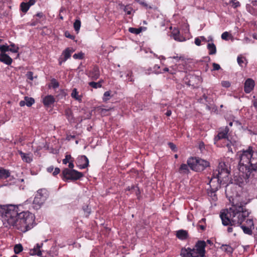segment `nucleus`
Instances as JSON below:
<instances>
[{
    "label": "nucleus",
    "mask_w": 257,
    "mask_h": 257,
    "mask_svg": "<svg viewBox=\"0 0 257 257\" xmlns=\"http://www.w3.org/2000/svg\"><path fill=\"white\" fill-rule=\"evenodd\" d=\"M74 161V159L72 160H71V161L69 163V168L71 169H73V167H74V164H73V162Z\"/></svg>",
    "instance_id": "13d9d810"
},
{
    "label": "nucleus",
    "mask_w": 257,
    "mask_h": 257,
    "mask_svg": "<svg viewBox=\"0 0 257 257\" xmlns=\"http://www.w3.org/2000/svg\"><path fill=\"white\" fill-rule=\"evenodd\" d=\"M103 82L102 80H100L97 82H95L94 81L90 82L88 84L89 86H91L94 88H100L101 87V83Z\"/></svg>",
    "instance_id": "a878e982"
},
{
    "label": "nucleus",
    "mask_w": 257,
    "mask_h": 257,
    "mask_svg": "<svg viewBox=\"0 0 257 257\" xmlns=\"http://www.w3.org/2000/svg\"><path fill=\"white\" fill-rule=\"evenodd\" d=\"M231 144H232V143H231ZM231 146H232L234 148H235L234 147V146H235L234 144H228L226 146H227V147L228 148V151H229V152H231L232 153H233V150H232V148H231Z\"/></svg>",
    "instance_id": "09e8293b"
},
{
    "label": "nucleus",
    "mask_w": 257,
    "mask_h": 257,
    "mask_svg": "<svg viewBox=\"0 0 257 257\" xmlns=\"http://www.w3.org/2000/svg\"><path fill=\"white\" fill-rule=\"evenodd\" d=\"M73 159V158L71 157L70 155H66L65 159L62 160V162L64 164H66L67 163H69L71 160Z\"/></svg>",
    "instance_id": "c9c22d12"
},
{
    "label": "nucleus",
    "mask_w": 257,
    "mask_h": 257,
    "mask_svg": "<svg viewBox=\"0 0 257 257\" xmlns=\"http://www.w3.org/2000/svg\"><path fill=\"white\" fill-rule=\"evenodd\" d=\"M73 57L75 59H81L83 57V54L82 53H79L73 55Z\"/></svg>",
    "instance_id": "58836bf2"
},
{
    "label": "nucleus",
    "mask_w": 257,
    "mask_h": 257,
    "mask_svg": "<svg viewBox=\"0 0 257 257\" xmlns=\"http://www.w3.org/2000/svg\"><path fill=\"white\" fill-rule=\"evenodd\" d=\"M18 153L24 162L30 163L33 161V155L32 154H26L20 150L18 151Z\"/></svg>",
    "instance_id": "4468645a"
},
{
    "label": "nucleus",
    "mask_w": 257,
    "mask_h": 257,
    "mask_svg": "<svg viewBox=\"0 0 257 257\" xmlns=\"http://www.w3.org/2000/svg\"><path fill=\"white\" fill-rule=\"evenodd\" d=\"M252 148L249 147L246 150H242L237 152V155L239 159L238 169L242 176L244 178L246 182L250 181V173L248 168L250 158H251Z\"/></svg>",
    "instance_id": "7ed1b4c3"
},
{
    "label": "nucleus",
    "mask_w": 257,
    "mask_h": 257,
    "mask_svg": "<svg viewBox=\"0 0 257 257\" xmlns=\"http://www.w3.org/2000/svg\"><path fill=\"white\" fill-rule=\"evenodd\" d=\"M43 243L37 244L36 246L34 247V248L31 249L30 250V254L31 255H37L38 256H41L42 255V251L40 250L41 247L42 246Z\"/></svg>",
    "instance_id": "2eb2a0df"
},
{
    "label": "nucleus",
    "mask_w": 257,
    "mask_h": 257,
    "mask_svg": "<svg viewBox=\"0 0 257 257\" xmlns=\"http://www.w3.org/2000/svg\"><path fill=\"white\" fill-rule=\"evenodd\" d=\"M74 50L72 49L68 48L65 50V51L63 52V55L64 56V61H65L68 58H69L71 56V54L73 52Z\"/></svg>",
    "instance_id": "4be33fe9"
},
{
    "label": "nucleus",
    "mask_w": 257,
    "mask_h": 257,
    "mask_svg": "<svg viewBox=\"0 0 257 257\" xmlns=\"http://www.w3.org/2000/svg\"><path fill=\"white\" fill-rule=\"evenodd\" d=\"M248 168L250 173V180L257 175V151H252L251 158H250Z\"/></svg>",
    "instance_id": "0eeeda50"
},
{
    "label": "nucleus",
    "mask_w": 257,
    "mask_h": 257,
    "mask_svg": "<svg viewBox=\"0 0 257 257\" xmlns=\"http://www.w3.org/2000/svg\"><path fill=\"white\" fill-rule=\"evenodd\" d=\"M246 222L249 226H253V223L251 219H247Z\"/></svg>",
    "instance_id": "bf43d9fd"
},
{
    "label": "nucleus",
    "mask_w": 257,
    "mask_h": 257,
    "mask_svg": "<svg viewBox=\"0 0 257 257\" xmlns=\"http://www.w3.org/2000/svg\"><path fill=\"white\" fill-rule=\"evenodd\" d=\"M21 10L24 13H26L30 8L29 6L26 3L23 2L21 4Z\"/></svg>",
    "instance_id": "c85d7f7f"
},
{
    "label": "nucleus",
    "mask_w": 257,
    "mask_h": 257,
    "mask_svg": "<svg viewBox=\"0 0 257 257\" xmlns=\"http://www.w3.org/2000/svg\"><path fill=\"white\" fill-rule=\"evenodd\" d=\"M232 226H230L227 228V231L229 233H231L233 231V228L232 227Z\"/></svg>",
    "instance_id": "69168bd1"
},
{
    "label": "nucleus",
    "mask_w": 257,
    "mask_h": 257,
    "mask_svg": "<svg viewBox=\"0 0 257 257\" xmlns=\"http://www.w3.org/2000/svg\"><path fill=\"white\" fill-rule=\"evenodd\" d=\"M198 158H190L187 160V164L190 168L195 171L194 167H196L198 166Z\"/></svg>",
    "instance_id": "f3484780"
},
{
    "label": "nucleus",
    "mask_w": 257,
    "mask_h": 257,
    "mask_svg": "<svg viewBox=\"0 0 257 257\" xmlns=\"http://www.w3.org/2000/svg\"><path fill=\"white\" fill-rule=\"evenodd\" d=\"M159 69L160 66H158V65H156L154 67V71L156 73H159L160 72V71L159 70Z\"/></svg>",
    "instance_id": "603ef678"
},
{
    "label": "nucleus",
    "mask_w": 257,
    "mask_h": 257,
    "mask_svg": "<svg viewBox=\"0 0 257 257\" xmlns=\"http://www.w3.org/2000/svg\"><path fill=\"white\" fill-rule=\"evenodd\" d=\"M65 36L66 37L70 38V39H71L72 40H73V39H74L75 38V37L73 35L70 34V33L69 32H68V31H66L65 33Z\"/></svg>",
    "instance_id": "49530a36"
},
{
    "label": "nucleus",
    "mask_w": 257,
    "mask_h": 257,
    "mask_svg": "<svg viewBox=\"0 0 257 257\" xmlns=\"http://www.w3.org/2000/svg\"><path fill=\"white\" fill-rule=\"evenodd\" d=\"M141 4L143 6H144L145 8H146V9H152V7L149 6L147 4H146V3H144V2L141 3Z\"/></svg>",
    "instance_id": "052dcab7"
},
{
    "label": "nucleus",
    "mask_w": 257,
    "mask_h": 257,
    "mask_svg": "<svg viewBox=\"0 0 257 257\" xmlns=\"http://www.w3.org/2000/svg\"><path fill=\"white\" fill-rule=\"evenodd\" d=\"M231 36L227 32H223L221 35V38L223 40H227L229 36Z\"/></svg>",
    "instance_id": "ea45409f"
},
{
    "label": "nucleus",
    "mask_w": 257,
    "mask_h": 257,
    "mask_svg": "<svg viewBox=\"0 0 257 257\" xmlns=\"http://www.w3.org/2000/svg\"><path fill=\"white\" fill-rule=\"evenodd\" d=\"M88 76L92 80H97L100 76V71L98 67L97 66L93 67L89 70Z\"/></svg>",
    "instance_id": "f8f14e48"
},
{
    "label": "nucleus",
    "mask_w": 257,
    "mask_h": 257,
    "mask_svg": "<svg viewBox=\"0 0 257 257\" xmlns=\"http://www.w3.org/2000/svg\"><path fill=\"white\" fill-rule=\"evenodd\" d=\"M48 191L45 189H39L36 194L34 198L33 207L35 209L40 208L48 197Z\"/></svg>",
    "instance_id": "39448f33"
},
{
    "label": "nucleus",
    "mask_w": 257,
    "mask_h": 257,
    "mask_svg": "<svg viewBox=\"0 0 257 257\" xmlns=\"http://www.w3.org/2000/svg\"><path fill=\"white\" fill-rule=\"evenodd\" d=\"M201 39L199 38V37H197V38H196L195 39V44L197 45V46H200L201 45Z\"/></svg>",
    "instance_id": "8fccbe9b"
},
{
    "label": "nucleus",
    "mask_w": 257,
    "mask_h": 257,
    "mask_svg": "<svg viewBox=\"0 0 257 257\" xmlns=\"http://www.w3.org/2000/svg\"><path fill=\"white\" fill-rule=\"evenodd\" d=\"M23 249V246L21 244H16L14 246V250L16 254L20 253Z\"/></svg>",
    "instance_id": "bb28decb"
},
{
    "label": "nucleus",
    "mask_w": 257,
    "mask_h": 257,
    "mask_svg": "<svg viewBox=\"0 0 257 257\" xmlns=\"http://www.w3.org/2000/svg\"><path fill=\"white\" fill-rule=\"evenodd\" d=\"M132 9L131 7H128L127 6L125 7L124 8V11L125 12V13L127 15H130L131 14Z\"/></svg>",
    "instance_id": "a18cd8bd"
},
{
    "label": "nucleus",
    "mask_w": 257,
    "mask_h": 257,
    "mask_svg": "<svg viewBox=\"0 0 257 257\" xmlns=\"http://www.w3.org/2000/svg\"><path fill=\"white\" fill-rule=\"evenodd\" d=\"M171 58H173V59H175L178 60V61H181L183 62H184V58L182 57H178L177 56H173Z\"/></svg>",
    "instance_id": "864d4df0"
},
{
    "label": "nucleus",
    "mask_w": 257,
    "mask_h": 257,
    "mask_svg": "<svg viewBox=\"0 0 257 257\" xmlns=\"http://www.w3.org/2000/svg\"><path fill=\"white\" fill-rule=\"evenodd\" d=\"M26 105L28 106H31L34 102V99L32 97H29L27 96L25 97Z\"/></svg>",
    "instance_id": "c756f323"
},
{
    "label": "nucleus",
    "mask_w": 257,
    "mask_h": 257,
    "mask_svg": "<svg viewBox=\"0 0 257 257\" xmlns=\"http://www.w3.org/2000/svg\"><path fill=\"white\" fill-rule=\"evenodd\" d=\"M110 95V91H106L104 92V94H103V100L105 101H107V100L109 99V98H108V96H109Z\"/></svg>",
    "instance_id": "a19ab883"
},
{
    "label": "nucleus",
    "mask_w": 257,
    "mask_h": 257,
    "mask_svg": "<svg viewBox=\"0 0 257 257\" xmlns=\"http://www.w3.org/2000/svg\"><path fill=\"white\" fill-rule=\"evenodd\" d=\"M207 49L209 50V55H214L216 53V48L215 45L213 43H208L207 45Z\"/></svg>",
    "instance_id": "412c9836"
},
{
    "label": "nucleus",
    "mask_w": 257,
    "mask_h": 257,
    "mask_svg": "<svg viewBox=\"0 0 257 257\" xmlns=\"http://www.w3.org/2000/svg\"><path fill=\"white\" fill-rule=\"evenodd\" d=\"M191 248H182L181 251L180 255L182 257H190Z\"/></svg>",
    "instance_id": "5701e85b"
},
{
    "label": "nucleus",
    "mask_w": 257,
    "mask_h": 257,
    "mask_svg": "<svg viewBox=\"0 0 257 257\" xmlns=\"http://www.w3.org/2000/svg\"><path fill=\"white\" fill-rule=\"evenodd\" d=\"M64 178L66 179L77 180L83 176L82 173L74 169L66 168L62 172Z\"/></svg>",
    "instance_id": "6e6552de"
},
{
    "label": "nucleus",
    "mask_w": 257,
    "mask_h": 257,
    "mask_svg": "<svg viewBox=\"0 0 257 257\" xmlns=\"http://www.w3.org/2000/svg\"><path fill=\"white\" fill-rule=\"evenodd\" d=\"M33 73L32 72H31V71L28 72L26 74L27 78L31 81H32L33 80Z\"/></svg>",
    "instance_id": "c03bdc74"
},
{
    "label": "nucleus",
    "mask_w": 257,
    "mask_h": 257,
    "mask_svg": "<svg viewBox=\"0 0 257 257\" xmlns=\"http://www.w3.org/2000/svg\"><path fill=\"white\" fill-rule=\"evenodd\" d=\"M74 28L75 31L78 33L80 30L81 27V22L79 19L76 20L73 24Z\"/></svg>",
    "instance_id": "cd10ccee"
},
{
    "label": "nucleus",
    "mask_w": 257,
    "mask_h": 257,
    "mask_svg": "<svg viewBox=\"0 0 257 257\" xmlns=\"http://www.w3.org/2000/svg\"><path fill=\"white\" fill-rule=\"evenodd\" d=\"M198 166L194 167L195 171L199 172L204 170L206 167L209 166V163L204 160L198 158Z\"/></svg>",
    "instance_id": "9b49d317"
},
{
    "label": "nucleus",
    "mask_w": 257,
    "mask_h": 257,
    "mask_svg": "<svg viewBox=\"0 0 257 257\" xmlns=\"http://www.w3.org/2000/svg\"><path fill=\"white\" fill-rule=\"evenodd\" d=\"M0 61L7 65H11L13 62L12 59L6 53L0 54Z\"/></svg>",
    "instance_id": "dca6fc26"
},
{
    "label": "nucleus",
    "mask_w": 257,
    "mask_h": 257,
    "mask_svg": "<svg viewBox=\"0 0 257 257\" xmlns=\"http://www.w3.org/2000/svg\"><path fill=\"white\" fill-rule=\"evenodd\" d=\"M17 206H0V215L2 216L4 225L7 227H15L23 232L33 227L35 216L29 211L19 212Z\"/></svg>",
    "instance_id": "f257e3e1"
},
{
    "label": "nucleus",
    "mask_w": 257,
    "mask_h": 257,
    "mask_svg": "<svg viewBox=\"0 0 257 257\" xmlns=\"http://www.w3.org/2000/svg\"><path fill=\"white\" fill-rule=\"evenodd\" d=\"M43 103L46 106H49L55 102V98L52 95H49L43 98Z\"/></svg>",
    "instance_id": "a211bd4d"
},
{
    "label": "nucleus",
    "mask_w": 257,
    "mask_h": 257,
    "mask_svg": "<svg viewBox=\"0 0 257 257\" xmlns=\"http://www.w3.org/2000/svg\"><path fill=\"white\" fill-rule=\"evenodd\" d=\"M178 33L179 32L178 31H176V32L174 31L173 32V37L175 40L181 41V39L179 38V35H178Z\"/></svg>",
    "instance_id": "79ce46f5"
},
{
    "label": "nucleus",
    "mask_w": 257,
    "mask_h": 257,
    "mask_svg": "<svg viewBox=\"0 0 257 257\" xmlns=\"http://www.w3.org/2000/svg\"><path fill=\"white\" fill-rule=\"evenodd\" d=\"M252 103L254 107L257 108V99L252 100Z\"/></svg>",
    "instance_id": "0e129e2a"
},
{
    "label": "nucleus",
    "mask_w": 257,
    "mask_h": 257,
    "mask_svg": "<svg viewBox=\"0 0 257 257\" xmlns=\"http://www.w3.org/2000/svg\"><path fill=\"white\" fill-rule=\"evenodd\" d=\"M206 243L204 241L199 240L196 243L195 247L191 248L190 257H204L205 256Z\"/></svg>",
    "instance_id": "423d86ee"
},
{
    "label": "nucleus",
    "mask_w": 257,
    "mask_h": 257,
    "mask_svg": "<svg viewBox=\"0 0 257 257\" xmlns=\"http://www.w3.org/2000/svg\"><path fill=\"white\" fill-rule=\"evenodd\" d=\"M238 64L241 67L243 66V64L245 65V59L241 56H239L237 59Z\"/></svg>",
    "instance_id": "7c9ffc66"
},
{
    "label": "nucleus",
    "mask_w": 257,
    "mask_h": 257,
    "mask_svg": "<svg viewBox=\"0 0 257 257\" xmlns=\"http://www.w3.org/2000/svg\"><path fill=\"white\" fill-rule=\"evenodd\" d=\"M245 204L240 197L232 199L231 206L220 215L223 225L240 226L249 215V212L245 208Z\"/></svg>",
    "instance_id": "f03ea898"
},
{
    "label": "nucleus",
    "mask_w": 257,
    "mask_h": 257,
    "mask_svg": "<svg viewBox=\"0 0 257 257\" xmlns=\"http://www.w3.org/2000/svg\"><path fill=\"white\" fill-rule=\"evenodd\" d=\"M233 6L234 8H237L239 6V3L236 0L232 1Z\"/></svg>",
    "instance_id": "5fc2aeb1"
},
{
    "label": "nucleus",
    "mask_w": 257,
    "mask_h": 257,
    "mask_svg": "<svg viewBox=\"0 0 257 257\" xmlns=\"http://www.w3.org/2000/svg\"><path fill=\"white\" fill-rule=\"evenodd\" d=\"M221 85L223 87L228 88L230 86V83L228 81H223L221 82Z\"/></svg>",
    "instance_id": "37998d69"
},
{
    "label": "nucleus",
    "mask_w": 257,
    "mask_h": 257,
    "mask_svg": "<svg viewBox=\"0 0 257 257\" xmlns=\"http://www.w3.org/2000/svg\"><path fill=\"white\" fill-rule=\"evenodd\" d=\"M254 86V81L250 78L247 79L244 83V91L248 93L253 89Z\"/></svg>",
    "instance_id": "ddd939ff"
},
{
    "label": "nucleus",
    "mask_w": 257,
    "mask_h": 257,
    "mask_svg": "<svg viewBox=\"0 0 257 257\" xmlns=\"http://www.w3.org/2000/svg\"><path fill=\"white\" fill-rule=\"evenodd\" d=\"M72 97L74 98L77 100L81 101V96L78 95V92L76 88H74L72 90V92L71 94Z\"/></svg>",
    "instance_id": "393cba45"
},
{
    "label": "nucleus",
    "mask_w": 257,
    "mask_h": 257,
    "mask_svg": "<svg viewBox=\"0 0 257 257\" xmlns=\"http://www.w3.org/2000/svg\"><path fill=\"white\" fill-rule=\"evenodd\" d=\"M241 228L242 229L243 232L245 233L249 234V235L251 234L252 231H251V229L249 227H246L245 226L242 225V226H241Z\"/></svg>",
    "instance_id": "f704fd0d"
},
{
    "label": "nucleus",
    "mask_w": 257,
    "mask_h": 257,
    "mask_svg": "<svg viewBox=\"0 0 257 257\" xmlns=\"http://www.w3.org/2000/svg\"><path fill=\"white\" fill-rule=\"evenodd\" d=\"M60 172V170L58 168H56L54 170V171L53 173V174L54 176H55L57 174H58Z\"/></svg>",
    "instance_id": "6e6d98bb"
},
{
    "label": "nucleus",
    "mask_w": 257,
    "mask_h": 257,
    "mask_svg": "<svg viewBox=\"0 0 257 257\" xmlns=\"http://www.w3.org/2000/svg\"><path fill=\"white\" fill-rule=\"evenodd\" d=\"M36 3V0H30L28 3H26L28 4V5L30 7L31 6L34 5Z\"/></svg>",
    "instance_id": "4d7b16f0"
},
{
    "label": "nucleus",
    "mask_w": 257,
    "mask_h": 257,
    "mask_svg": "<svg viewBox=\"0 0 257 257\" xmlns=\"http://www.w3.org/2000/svg\"><path fill=\"white\" fill-rule=\"evenodd\" d=\"M177 236L181 239H185L187 237V232L184 230H180L177 232Z\"/></svg>",
    "instance_id": "aec40b11"
},
{
    "label": "nucleus",
    "mask_w": 257,
    "mask_h": 257,
    "mask_svg": "<svg viewBox=\"0 0 257 257\" xmlns=\"http://www.w3.org/2000/svg\"><path fill=\"white\" fill-rule=\"evenodd\" d=\"M76 163L80 169H85L89 165V160L85 156H80L77 158Z\"/></svg>",
    "instance_id": "1a4fd4ad"
},
{
    "label": "nucleus",
    "mask_w": 257,
    "mask_h": 257,
    "mask_svg": "<svg viewBox=\"0 0 257 257\" xmlns=\"http://www.w3.org/2000/svg\"><path fill=\"white\" fill-rule=\"evenodd\" d=\"M128 31L130 32L135 34H140L142 31V28L141 27L140 28H130L128 29Z\"/></svg>",
    "instance_id": "2f4dec72"
},
{
    "label": "nucleus",
    "mask_w": 257,
    "mask_h": 257,
    "mask_svg": "<svg viewBox=\"0 0 257 257\" xmlns=\"http://www.w3.org/2000/svg\"><path fill=\"white\" fill-rule=\"evenodd\" d=\"M199 148L201 150L204 149V144L203 142H200L199 144Z\"/></svg>",
    "instance_id": "e2e57ef3"
},
{
    "label": "nucleus",
    "mask_w": 257,
    "mask_h": 257,
    "mask_svg": "<svg viewBox=\"0 0 257 257\" xmlns=\"http://www.w3.org/2000/svg\"><path fill=\"white\" fill-rule=\"evenodd\" d=\"M228 132L229 128L227 126H225L224 128H221L219 132L218 135L214 138V143L216 144L218 141L221 139L227 138Z\"/></svg>",
    "instance_id": "9d476101"
},
{
    "label": "nucleus",
    "mask_w": 257,
    "mask_h": 257,
    "mask_svg": "<svg viewBox=\"0 0 257 257\" xmlns=\"http://www.w3.org/2000/svg\"><path fill=\"white\" fill-rule=\"evenodd\" d=\"M168 145L170 147V148L174 151H176V146L172 143H169L168 144Z\"/></svg>",
    "instance_id": "3c124183"
},
{
    "label": "nucleus",
    "mask_w": 257,
    "mask_h": 257,
    "mask_svg": "<svg viewBox=\"0 0 257 257\" xmlns=\"http://www.w3.org/2000/svg\"><path fill=\"white\" fill-rule=\"evenodd\" d=\"M230 167L223 162L219 163L217 169L213 172L210 183L216 179L218 184H221L227 182L229 179Z\"/></svg>",
    "instance_id": "20e7f679"
},
{
    "label": "nucleus",
    "mask_w": 257,
    "mask_h": 257,
    "mask_svg": "<svg viewBox=\"0 0 257 257\" xmlns=\"http://www.w3.org/2000/svg\"><path fill=\"white\" fill-rule=\"evenodd\" d=\"M8 51H9V46L7 45L0 46V51H1L2 53H5Z\"/></svg>",
    "instance_id": "e433bc0d"
},
{
    "label": "nucleus",
    "mask_w": 257,
    "mask_h": 257,
    "mask_svg": "<svg viewBox=\"0 0 257 257\" xmlns=\"http://www.w3.org/2000/svg\"><path fill=\"white\" fill-rule=\"evenodd\" d=\"M172 114V112L170 110H168L166 113V115L167 116H169L171 115Z\"/></svg>",
    "instance_id": "338daca9"
},
{
    "label": "nucleus",
    "mask_w": 257,
    "mask_h": 257,
    "mask_svg": "<svg viewBox=\"0 0 257 257\" xmlns=\"http://www.w3.org/2000/svg\"><path fill=\"white\" fill-rule=\"evenodd\" d=\"M11 48H9V51L12 53H17L19 50V47L16 46L14 44H12L10 45Z\"/></svg>",
    "instance_id": "72a5a7b5"
},
{
    "label": "nucleus",
    "mask_w": 257,
    "mask_h": 257,
    "mask_svg": "<svg viewBox=\"0 0 257 257\" xmlns=\"http://www.w3.org/2000/svg\"><path fill=\"white\" fill-rule=\"evenodd\" d=\"M213 70H218L220 69V65L217 63H213Z\"/></svg>",
    "instance_id": "de8ad7c7"
},
{
    "label": "nucleus",
    "mask_w": 257,
    "mask_h": 257,
    "mask_svg": "<svg viewBox=\"0 0 257 257\" xmlns=\"http://www.w3.org/2000/svg\"><path fill=\"white\" fill-rule=\"evenodd\" d=\"M20 105L21 106H25V105H26V101H25V99H24V100H21L20 102Z\"/></svg>",
    "instance_id": "680f3d73"
},
{
    "label": "nucleus",
    "mask_w": 257,
    "mask_h": 257,
    "mask_svg": "<svg viewBox=\"0 0 257 257\" xmlns=\"http://www.w3.org/2000/svg\"><path fill=\"white\" fill-rule=\"evenodd\" d=\"M51 84L53 88H56L59 86V83L55 79L51 80Z\"/></svg>",
    "instance_id": "4c0bfd02"
},
{
    "label": "nucleus",
    "mask_w": 257,
    "mask_h": 257,
    "mask_svg": "<svg viewBox=\"0 0 257 257\" xmlns=\"http://www.w3.org/2000/svg\"><path fill=\"white\" fill-rule=\"evenodd\" d=\"M188 165L183 164L181 165L179 172L181 174H187L189 172Z\"/></svg>",
    "instance_id": "b1692460"
},
{
    "label": "nucleus",
    "mask_w": 257,
    "mask_h": 257,
    "mask_svg": "<svg viewBox=\"0 0 257 257\" xmlns=\"http://www.w3.org/2000/svg\"><path fill=\"white\" fill-rule=\"evenodd\" d=\"M10 172L9 170L0 168V178L6 179L10 177Z\"/></svg>",
    "instance_id": "6ab92c4d"
},
{
    "label": "nucleus",
    "mask_w": 257,
    "mask_h": 257,
    "mask_svg": "<svg viewBox=\"0 0 257 257\" xmlns=\"http://www.w3.org/2000/svg\"><path fill=\"white\" fill-rule=\"evenodd\" d=\"M36 16H37V17H38L39 18H42L43 16V14L42 13H38V14H37Z\"/></svg>",
    "instance_id": "774afa93"
},
{
    "label": "nucleus",
    "mask_w": 257,
    "mask_h": 257,
    "mask_svg": "<svg viewBox=\"0 0 257 257\" xmlns=\"http://www.w3.org/2000/svg\"><path fill=\"white\" fill-rule=\"evenodd\" d=\"M221 248L224 251L228 252L231 253L232 251V249L231 247L226 244H223L221 246Z\"/></svg>",
    "instance_id": "473e14b6"
}]
</instances>
